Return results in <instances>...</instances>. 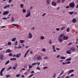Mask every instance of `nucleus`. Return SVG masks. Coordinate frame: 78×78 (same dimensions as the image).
<instances>
[{"mask_svg":"<svg viewBox=\"0 0 78 78\" xmlns=\"http://www.w3.org/2000/svg\"><path fill=\"white\" fill-rule=\"evenodd\" d=\"M37 66H39L40 65V62H39V63L37 62Z\"/></svg>","mask_w":78,"mask_h":78,"instance_id":"0e129e2a","label":"nucleus"},{"mask_svg":"<svg viewBox=\"0 0 78 78\" xmlns=\"http://www.w3.org/2000/svg\"><path fill=\"white\" fill-rule=\"evenodd\" d=\"M76 8L77 9L78 8V0H77V4L76 5Z\"/></svg>","mask_w":78,"mask_h":78,"instance_id":"6e6d98bb","label":"nucleus"},{"mask_svg":"<svg viewBox=\"0 0 78 78\" xmlns=\"http://www.w3.org/2000/svg\"><path fill=\"white\" fill-rule=\"evenodd\" d=\"M77 12H74V15H76L77 14Z\"/></svg>","mask_w":78,"mask_h":78,"instance_id":"680f3d73","label":"nucleus"},{"mask_svg":"<svg viewBox=\"0 0 78 78\" xmlns=\"http://www.w3.org/2000/svg\"><path fill=\"white\" fill-rule=\"evenodd\" d=\"M33 76V74H31L29 76V78H30V77H31V76Z\"/></svg>","mask_w":78,"mask_h":78,"instance_id":"052dcab7","label":"nucleus"},{"mask_svg":"<svg viewBox=\"0 0 78 78\" xmlns=\"http://www.w3.org/2000/svg\"><path fill=\"white\" fill-rule=\"evenodd\" d=\"M9 56H12V53H10L9 54Z\"/></svg>","mask_w":78,"mask_h":78,"instance_id":"ea45409f","label":"nucleus"},{"mask_svg":"<svg viewBox=\"0 0 78 78\" xmlns=\"http://www.w3.org/2000/svg\"><path fill=\"white\" fill-rule=\"evenodd\" d=\"M69 31H70V28H68L66 30V31H67V32H69Z\"/></svg>","mask_w":78,"mask_h":78,"instance_id":"58836bf2","label":"nucleus"},{"mask_svg":"<svg viewBox=\"0 0 78 78\" xmlns=\"http://www.w3.org/2000/svg\"><path fill=\"white\" fill-rule=\"evenodd\" d=\"M12 69V67L10 66L8 69L7 71H9V70L10 69Z\"/></svg>","mask_w":78,"mask_h":78,"instance_id":"7c9ffc66","label":"nucleus"},{"mask_svg":"<svg viewBox=\"0 0 78 78\" xmlns=\"http://www.w3.org/2000/svg\"><path fill=\"white\" fill-rule=\"evenodd\" d=\"M9 14V11H6L3 13V15H7V14Z\"/></svg>","mask_w":78,"mask_h":78,"instance_id":"0eeeda50","label":"nucleus"},{"mask_svg":"<svg viewBox=\"0 0 78 78\" xmlns=\"http://www.w3.org/2000/svg\"><path fill=\"white\" fill-rule=\"evenodd\" d=\"M17 59V58H11L10 59V61H16Z\"/></svg>","mask_w":78,"mask_h":78,"instance_id":"6ab92c4d","label":"nucleus"},{"mask_svg":"<svg viewBox=\"0 0 78 78\" xmlns=\"http://www.w3.org/2000/svg\"><path fill=\"white\" fill-rule=\"evenodd\" d=\"M28 39H31L33 37V36L32 35V34L31 33V32H29V33L28 34Z\"/></svg>","mask_w":78,"mask_h":78,"instance_id":"39448f33","label":"nucleus"},{"mask_svg":"<svg viewBox=\"0 0 78 78\" xmlns=\"http://www.w3.org/2000/svg\"><path fill=\"white\" fill-rule=\"evenodd\" d=\"M15 44V45H17V41H16Z\"/></svg>","mask_w":78,"mask_h":78,"instance_id":"de8ad7c7","label":"nucleus"},{"mask_svg":"<svg viewBox=\"0 0 78 78\" xmlns=\"http://www.w3.org/2000/svg\"><path fill=\"white\" fill-rule=\"evenodd\" d=\"M29 51H30V49H29L27 51V52L26 53L28 54V52H29Z\"/></svg>","mask_w":78,"mask_h":78,"instance_id":"5fc2aeb1","label":"nucleus"},{"mask_svg":"<svg viewBox=\"0 0 78 78\" xmlns=\"http://www.w3.org/2000/svg\"><path fill=\"white\" fill-rule=\"evenodd\" d=\"M20 42L21 44H23V43H24L25 42V40H20Z\"/></svg>","mask_w":78,"mask_h":78,"instance_id":"412c9836","label":"nucleus"},{"mask_svg":"<svg viewBox=\"0 0 78 78\" xmlns=\"http://www.w3.org/2000/svg\"><path fill=\"white\" fill-rule=\"evenodd\" d=\"M23 13H25V12H26V10H25V9H23Z\"/></svg>","mask_w":78,"mask_h":78,"instance_id":"c9c22d12","label":"nucleus"},{"mask_svg":"<svg viewBox=\"0 0 78 78\" xmlns=\"http://www.w3.org/2000/svg\"><path fill=\"white\" fill-rule=\"evenodd\" d=\"M14 22V17H12L11 19V22Z\"/></svg>","mask_w":78,"mask_h":78,"instance_id":"a878e982","label":"nucleus"},{"mask_svg":"<svg viewBox=\"0 0 78 78\" xmlns=\"http://www.w3.org/2000/svg\"><path fill=\"white\" fill-rule=\"evenodd\" d=\"M9 77H11V75H6V78H9Z\"/></svg>","mask_w":78,"mask_h":78,"instance_id":"c756f323","label":"nucleus"},{"mask_svg":"<svg viewBox=\"0 0 78 78\" xmlns=\"http://www.w3.org/2000/svg\"><path fill=\"white\" fill-rule=\"evenodd\" d=\"M21 55H22V54H18L17 55H16V58H19L20 56H21Z\"/></svg>","mask_w":78,"mask_h":78,"instance_id":"4468645a","label":"nucleus"},{"mask_svg":"<svg viewBox=\"0 0 78 78\" xmlns=\"http://www.w3.org/2000/svg\"><path fill=\"white\" fill-rule=\"evenodd\" d=\"M63 38L64 40H67L69 39V37L68 36H65V35H64L63 37Z\"/></svg>","mask_w":78,"mask_h":78,"instance_id":"f8f14e48","label":"nucleus"},{"mask_svg":"<svg viewBox=\"0 0 78 78\" xmlns=\"http://www.w3.org/2000/svg\"><path fill=\"white\" fill-rule=\"evenodd\" d=\"M16 38L15 37L12 39V42H14V41H16Z\"/></svg>","mask_w":78,"mask_h":78,"instance_id":"393cba45","label":"nucleus"},{"mask_svg":"<svg viewBox=\"0 0 78 78\" xmlns=\"http://www.w3.org/2000/svg\"><path fill=\"white\" fill-rule=\"evenodd\" d=\"M20 76V74H17L16 75V76L17 77H19V76Z\"/></svg>","mask_w":78,"mask_h":78,"instance_id":"09e8293b","label":"nucleus"},{"mask_svg":"<svg viewBox=\"0 0 78 78\" xmlns=\"http://www.w3.org/2000/svg\"><path fill=\"white\" fill-rule=\"evenodd\" d=\"M9 60H8L5 63V65H7V64H9Z\"/></svg>","mask_w":78,"mask_h":78,"instance_id":"c85d7f7f","label":"nucleus"},{"mask_svg":"<svg viewBox=\"0 0 78 78\" xmlns=\"http://www.w3.org/2000/svg\"><path fill=\"white\" fill-rule=\"evenodd\" d=\"M5 28V26H2L1 27V28Z\"/></svg>","mask_w":78,"mask_h":78,"instance_id":"338daca9","label":"nucleus"},{"mask_svg":"<svg viewBox=\"0 0 78 78\" xmlns=\"http://www.w3.org/2000/svg\"><path fill=\"white\" fill-rule=\"evenodd\" d=\"M20 7H21V8H23V4H22L20 5Z\"/></svg>","mask_w":78,"mask_h":78,"instance_id":"e433bc0d","label":"nucleus"},{"mask_svg":"<svg viewBox=\"0 0 78 78\" xmlns=\"http://www.w3.org/2000/svg\"><path fill=\"white\" fill-rule=\"evenodd\" d=\"M5 68H4L2 69L1 72H3V71H4L5 70Z\"/></svg>","mask_w":78,"mask_h":78,"instance_id":"79ce46f5","label":"nucleus"},{"mask_svg":"<svg viewBox=\"0 0 78 78\" xmlns=\"http://www.w3.org/2000/svg\"><path fill=\"white\" fill-rule=\"evenodd\" d=\"M69 14H70V15H73L74 13V12L73 11L72 12H69Z\"/></svg>","mask_w":78,"mask_h":78,"instance_id":"aec40b11","label":"nucleus"},{"mask_svg":"<svg viewBox=\"0 0 78 78\" xmlns=\"http://www.w3.org/2000/svg\"><path fill=\"white\" fill-rule=\"evenodd\" d=\"M27 14L26 16L25 17H30L31 15V11L30 10H28L27 11Z\"/></svg>","mask_w":78,"mask_h":78,"instance_id":"7ed1b4c3","label":"nucleus"},{"mask_svg":"<svg viewBox=\"0 0 78 78\" xmlns=\"http://www.w3.org/2000/svg\"><path fill=\"white\" fill-rule=\"evenodd\" d=\"M72 60V58H71L70 57L69 58H67L66 59V61H71Z\"/></svg>","mask_w":78,"mask_h":78,"instance_id":"a211bd4d","label":"nucleus"},{"mask_svg":"<svg viewBox=\"0 0 78 78\" xmlns=\"http://www.w3.org/2000/svg\"><path fill=\"white\" fill-rule=\"evenodd\" d=\"M64 34H62L60 35V37H62H62L64 36Z\"/></svg>","mask_w":78,"mask_h":78,"instance_id":"b1692460","label":"nucleus"},{"mask_svg":"<svg viewBox=\"0 0 78 78\" xmlns=\"http://www.w3.org/2000/svg\"><path fill=\"white\" fill-rule=\"evenodd\" d=\"M34 58L37 61H41L42 59V57L39 55H36L34 56Z\"/></svg>","mask_w":78,"mask_h":78,"instance_id":"f257e3e1","label":"nucleus"},{"mask_svg":"<svg viewBox=\"0 0 78 78\" xmlns=\"http://www.w3.org/2000/svg\"><path fill=\"white\" fill-rule=\"evenodd\" d=\"M72 43L71 42L69 43L68 44V45H72Z\"/></svg>","mask_w":78,"mask_h":78,"instance_id":"69168bd1","label":"nucleus"},{"mask_svg":"<svg viewBox=\"0 0 78 78\" xmlns=\"http://www.w3.org/2000/svg\"><path fill=\"white\" fill-rule=\"evenodd\" d=\"M70 50H71V51L75 52V48L73 47H71L70 48Z\"/></svg>","mask_w":78,"mask_h":78,"instance_id":"20e7f679","label":"nucleus"},{"mask_svg":"<svg viewBox=\"0 0 78 78\" xmlns=\"http://www.w3.org/2000/svg\"><path fill=\"white\" fill-rule=\"evenodd\" d=\"M44 36H41V37L40 39H41V40H44Z\"/></svg>","mask_w":78,"mask_h":78,"instance_id":"cd10ccee","label":"nucleus"},{"mask_svg":"<svg viewBox=\"0 0 78 78\" xmlns=\"http://www.w3.org/2000/svg\"><path fill=\"white\" fill-rule=\"evenodd\" d=\"M32 65L33 66H35L36 65H37V63L34 62L32 64Z\"/></svg>","mask_w":78,"mask_h":78,"instance_id":"f704fd0d","label":"nucleus"},{"mask_svg":"<svg viewBox=\"0 0 78 78\" xmlns=\"http://www.w3.org/2000/svg\"><path fill=\"white\" fill-rule=\"evenodd\" d=\"M69 8H70V6L69 5H68L66 7V8L67 9H69Z\"/></svg>","mask_w":78,"mask_h":78,"instance_id":"bf43d9fd","label":"nucleus"},{"mask_svg":"<svg viewBox=\"0 0 78 78\" xmlns=\"http://www.w3.org/2000/svg\"><path fill=\"white\" fill-rule=\"evenodd\" d=\"M48 59V57H47V56H46L44 57V59Z\"/></svg>","mask_w":78,"mask_h":78,"instance_id":"a18cd8bd","label":"nucleus"},{"mask_svg":"<svg viewBox=\"0 0 78 78\" xmlns=\"http://www.w3.org/2000/svg\"><path fill=\"white\" fill-rule=\"evenodd\" d=\"M65 28H66V27H65V26H63L60 28V30L62 31V30L65 29Z\"/></svg>","mask_w":78,"mask_h":78,"instance_id":"4be33fe9","label":"nucleus"},{"mask_svg":"<svg viewBox=\"0 0 78 78\" xmlns=\"http://www.w3.org/2000/svg\"><path fill=\"white\" fill-rule=\"evenodd\" d=\"M55 45H53V46L52 48L53 49V51L54 52H56V50H55Z\"/></svg>","mask_w":78,"mask_h":78,"instance_id":"dca6fc26","label":"nucleus"},{"mask_svg":"<svg viewBox=\"0 0 78 78\" xmlns=\"http://www.w3.org/2000/svg\"><path fill=\"white\" fill-rule=\"evenodd\" d=\"M66 53L69 54H71V53H72V52L70 50H68L66 51Z\"/></svg>","mask_w":78,"mask_h":78,"instance_id":"2eb2a0df","label":"nucleus"},{"mask_svg":"<svg viewBox=\"0 0 78 78\" xmlns=\"http://www.w3.org/2000/svg\"><path fill=\"white\" fill-rule=\"evenodd\" d=\"M8 45H11V42H8Z\"/></svg>","mask_w":78,"mask_h":78,"instance_id":"37998d69","label":"nucleus"},{"mask_svg":"<svg viewBox=\"0 0 78 78\" xmlns=\"http://www.w3.org/2000/svg\"><path fill=\"white\" fill-rule=\"evenodd\" d=\"M51 1L50 0H46V3L47 5H50V2Z\"/></svg>","mask_w":78,"mask_h":78,"instance_id":"423d86ee","label":"nucleus"},{"mask_svg":"<svg viewBox=\"0 0 78 78\" xmlns=\"http://www.w3.org/2000/svg\"><path fill=\"white\" fill-rule=\"evenodd\" d=\"M29 51H30V49H29L27 51V52L26 53L28 54V52H29Z\"/></svg>","mask_w":78,"mask_h":78,"instance_id":"864d4df0","label":"nucleus"},{"mask_svg":"<svg viewBox=\"0 0 78 78\" xmlns=\"http://www.w3.org/2000/svg\"><path fill=\"white\" fill-rule=\"evenodd\" d=\"M45 48H43L42 49V51H45Z\"/></svg>","mask_w":78,"mask_h":78,"instance_id":"e2e57ef3","label":"nucleus"},{"mask_svg":"<svg viewBox=\"0 0 78 78\" xmlns=\"http://www.w3.org/2000/svg\"><path fill=\"white\" fill-rule=\"evenodd\" d=\"M74 69H71L69 71L68 73V75H69L70 73H72V72H74Z\"/></svg>","mask_w":78,"mask_h":78,"instance_id":"9d476101","label":"nucleus"},{"mask_svg":"<svg viewBox=\"0 0 78 78\" xmlns=\"http://www.w3.org/2000/svg\"><path fill=\"white\" fill-rule=\"evenodd\" d=\"M48 69V67L47 66H45L43 68V69L44 70H45V69Z\"/></svg>","mask_w":78,"mask_h":78,"instance_id":"4c0bfd02","label":"nucleus"},{"mask_svg":"<svg viewBox=\"0 0 78 78\" xmlns=\"http://www.w3.org/2000/svg\"><path fill=\"white\" fill-rule=\"evenodd\" d=\"M31 68H33V66H31V65H29V69H31Z\"/></svg>","mask_w":78,"mask_h":78,"instance_id":"2f4dec72","label":"nucleus"},{"mask_svg":"<svg viewBox=\"0 0 78 78\" xmlns=\"http://www.w3.org/2000/svg\"><path fill=\"white\" fill-rule=\"evenodd\" d=\"M65 78H70V76H66Z\"/></svg>","mask_w":78,"mask_h":78,"instance_id":"774afa93","label":"nucleus"},{"mask_svg":"<svg viewBox=\"0 0 78 78\" xmlns=\"http://www.w3.org/2000/svg\"><path fill=\"white\" fill-rule=\"evenodd\" d=\"M51 5L52 6H56V3L54 1H53L51 3Z\"/></svg>","mask_w":78,"mask_h":78,"instance_id":"1a4fd4ad","label":"nucleus"},{"mask_svg":"<svg viewBox=\"0 0 78 78\" xmlns=\"http://www.w3.org/2000/svg\"><path fill=\"white\" fill-rule=\"evenodd\" d=\"M12 26H14V27H19V25L16 24H12Z\"/></svg>","mask_w":78,"mask_h":78,"instance_id":"bb28decb","label":"nucleus"},{"mask_svg":"<svg viewBox=\"0 0 78 78\" xmlns=\"http://www.w3.org/2000/svg\"><path fill=\"white\" fill-rule=\"evenodd\" d=\"M61 2V1L60 0H58L57 1V3H59Z\"/></svg>","mask_w":78,"mask_h":78,"instance_id":"8fccbe9b","label":"nucleus"},{"mask_svg":"<svg viewBox=\"0 0 78 78\" xmlns=\"http://www.w3.org/2000/svg\"><path fill=\"white\" fill-rule=\"evenodd\" d=\"M2 19L3 20H6L7 19V18H6V17H4V18H3Z\"/></svg>","mask_w":78,"mask_h":78,"instance_id":"13d9d810","label":"nucleus"},{"mask_svg":"<svg viewBox=\"0 0 78 78\" xmlns=\"http://www.w3.org/2000/svg\"><path fill=\"white\" fill-rule=\"evenodd\" d=\"M76 19L75 18H73L72 20V22L73 23H76Z\"/></svg>","mask_w":78,"mask_h":78,"instance_id":"f3484780","label":"nucleus"},{"mask_svg":"<svg viewBox=\"0 0 78 78\" xmlns=\"http://www.w3.org/2000/svg\"><path fill=\"white\" fill-rule=\"evenodd\" d=\"M70 63H71V62H70V61H68V62H66V64H70Z\"/></svg>","mask_w":78,"mask_h":78,"instance_id":"72a5a7b5","label":"nucleus"},{"mask_svg":"<svg viewBox=\"0 0 78 78\" xmlns=\"http://www.w3.org/2000/svg\"><path fill=\"white\" fill-rule=\"evenodd\" d=\"M33 9V6H31L30 7V9H28L27 10H29V11H30V10H31V9Z\"/></svg>","mask_w":78,"mask_h":78,"instance_id":"c03bdc74","label":"nucleus"},{"mask_svg":"<svg viewBox=\"0 0 78 78\" xmlns=\"http://www.w3.org/2000/svg\"><path fill=\"white\" fill-rule=\"evenodd\" d=\"M0 73L1 76H3V72H0Z\"/></svg>","mask_w":78,"mask_h":78,"instance_id":"4d7b16f0","label":"nucleus"},{"mask_svg":"<svg viewBox=\"0 0 78 78\" xmlns=\"http://www.w3.org/2000/svg\"><path fill=\"white\" fill-rule=\"evenodd\" d=\"M58 40L59 42H62V41H63V39L62 37H59Z\"/></svg>","mask_w":78,"mask_h":78,"instance_id":"9b49d317","label":"nucleus"},{"mask_svg":"<svg viewBox=\"0 0 78 78\" xmlns=\"http://www.w3.org/2000/svg\"><path fill=\"white\" fill-rule=\"evenodd\" d=\"M4 58V56L3 54H1L0 55V59L1 60H3V58Z\"/></svg>","mask_w":78,"mask_h":78,"instance_id":"6e6552de","label":"nucleus"},{"mask_svg":"<svg viewBox=\"0 0 78 78\" xmlns=\"http://www.w3.org/2000/svg\"><path fill=\"white\" fill-rule=\"evenodd\" d=\"M36 69H37V70H40L41 69H40V67H37L36 68Z\"/></svg>","mask_w":78,"mask_h":78,"instance_id":"49530a36","label":"nucleus"},{"mask_svg":"<svg viewBox=\"0 0 78 78\" xmlns=\"http://www.w3.org/2000/svg\"><path fill=\"white\" fill-rule=\"evenodd\" d=\"M60 59H66V57H60Z\"/></svg>","mask_w":78,"mask_h":78,"instance_id":"473e14b6","label":"nucleus"},{"mask_svg":"<svg viewBox=\"0 0 78 78\" xmlns=\"http://www.w3.org/2000/svg\"><path fill=\"white\" fill-rule=\"evenodd\" d=\"M69 6L70 8H74L75 6V4L74 2H71L69 4Z\"/></svg>","mask_w":78,"mask_h":78,"instance_id":"f03ea898","label":"nucleus"},{"mask_svg":"<svg viewBox=\"0 0 78 78\" xmlns=\"http://www.w3.org/2000/svg\"><path fill=\"white\" fill-rule=\"evenodd\" d=\"M49 43L50 44H51L52 42H51V40H49Z\"/></svg>","mask_w":78,"mask_h":78,"instance_id":"a19ab883","label":"nucleus"},{"mask_svg":"<svg viewBox=\"0 0 78 78\" xmlns=\"http://www.w3.org/2000/svg\"><path fill=\"white\" fill-rule=\"evenodd\" d=\"M74 76V74H72L71 75H70V77H72V76Z\"/></svg>","mask_w":78,"mask_h":78,"instance_id":"603ef678","label":"nucleus"},{"mask_svg":"<svg viewBox=\"0 0 78 78\" xmlns=\"http://www.w3.org/2000/svg\"><path fill=\"white\" fill-rule=\"evenodd\" d=\"M46 15V13H44L42 16V17H43V16H45Z\"/></svg>","mask_w":78,"mask_h":78,"instance_id":"3c124183","label":"nucleus"},{"mask_svg":"<svg viewBox=\"0 0 78 78\" xmlns=\"http://www.w3.org/2000/svg\"><path fill=\"white\" fill-rule=\"evenodd\" d=\"M12 50L9 49H8L7 50V51H6V53H11V52H12Z\"/></svg>","mask_w":78,"mask_h":78,"instance_id":"ddd939ff","label":"nucleus"},{"mask_svg":"<svg viewBox=\"0 0 78 78\" xmlns=\"http://www.w3.org/2000/svg\"><path fill=\"white\" fill-rule=\"evenodd\" d=\"M64 70H62L61 73L60 74V76H61L62 75L63 73H64Z\"/></svg>","mask_w":78,"mask_h":78,"instance_id":"5701e85b","label":"nucleus"}]
</instances>
